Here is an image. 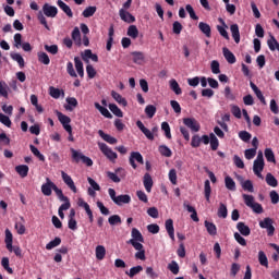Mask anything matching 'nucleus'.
Masks as SVG:
<instances>
[{
  "label": "nucleus",
  "instance_id": "f257e3e1",
  "mask_svg": "<svg viewBox=\"0 0 279 279\" xmlns=\"http://www.w3.org/2000/svg\"><path fill=\"white\" fill-rule=\"evenodd\" d=\"M109 196L117 206H123V204H130L132 202V197L128 194L117 196V191L114 189L108 190Z\"/></svg>",
  "mask_w": 279,
  "mask_h": 279
},
{
  "label": "nucleus",
  "instance_id": "f03ea898",
  "mask_svg": "<svg viewBox=\"0 0 279 279\" xmlns=\"http://www.w3.org/2000/svg\"><path fill=\"white\" fill-rule=\"evenodd\" d=\"M259 228L267 230L268 236H274V232H276V227H274V219L271 218H264V220H260Z\"/></svg>",
  "mask_w": 279,
  "mask_h": 279
},
{
  "label": "nucleus",
  "instance_id": "7ed1b4c3",
  "mask_svg": "<svg viewBox=\"0 0 279 279\" xmlns=\"http://www.w3.org/2000/svg\"><path fill=\"white\" fill-rule=\"evenodd\" d=\"M98 147L100 151L104 154V156H106V158L111 160V162H114V160H117L118 158L117 153L112 151L110 147H108V145L104 143H98Z\"/></svg>",
  "mask_w": 279,
  "mask_h": 279
},
{
  "label": "nucleus",
  "instance_id": "20e7f679",
  "mask_svg": "<svg viewBox=\"0 0 279 279\" xmlns=\"http://www.w3.org/2000/svg\"><path fill=\"white\" fill-rule=\"evenodd\" d=\"M72 151V157L75 160V162H80V160H82V162H84V165H86L87 167H93V159L89 157H86L84 155H82L81 153H78L75 149H71Z\"/></svg>",
  "mask_w": 279,
  "mask_h": 279
},
{
  "label": "nucleus",
  "instance_id": "39448f33",
  "mask_svg": "<svg viewBox=\"0 0 279 279\" xmlns=\"http://www.w3.org/2000/svg\"><path fill=\"white\" fill-rule=\"evenodd\" d=\"M131 234H132V240H130V243L132 245H141V243H145V240L143 239V234L141 233V231H138V229L133 228Z\"/></svg>",
  "mask_w": 279,
  "mask_h": 279
},
{
  "label": "nucleus",
  "instance_id": "423d86ee",
  "mask_svg": "<svg viewBox=\"0 0 279 279\" xmlns=\"http://www.w3.org/2000/svg\"><path fill=\"white\" fill-rule=\"evenodd\" d=\"M183 123H184V125H186V128L192 130V132H199V130H201L199 122H197V120H195V118H184Z\"/></svg>",
  "mask_w": 279,
  "mask_h": 279
},
{
  "label": "nucleus",
  "instance_id": "0eeeda50",
  "mask_svg": "<svg viewBox=\"0 0 279 279\" xmlns=\"http://www.w3.org/2000/svg\"><path fill=\"white\" fill-rule=\"evenodd\" d=\"M43 12H44L45 16H48L49 19H56V16H58V8H56L49 3L44 4Z\"/></svg>",
  "mask_w": 279,
  "mask_h": 279
},
{
  "label": "nucleus",
  "instance_id": "6e6552de",
  "mask_svg": "<svg viewBox=\"0 0 279 279\" xmlns=\"http://www.w3.org/2000/svg\"><path fill=\"white\" fill-rule=\"evenodd\" d=\"M54 186H56V183H53L51 180H49V178H47L46 183L41 185L43 195H45L46 197H50Z\"/></svg>",
  "mask_w": 279,
  "mask_h": 279
},
{
  "label": "nucleus",
  "instance_id": "1a4fd4ad",
  "mask_svg": "<svg viewBox=\"0 0 279 279\" xmlns=\"http://www.w3.org/2000/svg\"><path fill=\"white\" fill-rule=\"evenodd\" d=\"M129 162H130L131 167H133V169H136V167H137L136 162H138L140 165H144L143 155H141V153H138V151L131 153Z\"/></svg>",
  "mask_w": 279,
  "mask_h": 279
},
{
  "label": "nucleus",
  "instance_id": "9d476101",
  "mask_svg": "<svg viewBox=\"0 0 279 279\" xmlns=\"http://www.w3.org/2000/svg\"><path fill=\"white\" fill-rule=\"evenodd\" d=\"M61 178L64 184H66V186H69L71 191H73L74 193H77V187L75 186V182H73V179L71 178V175H69L64 171H61Z\"/></svg>",
  "mask_w": 279,
  "mask_h": 279
},
{
  "label": "nucleus",
  "instance_id": "9b49d317",
  "mask_svg": "<svg viewBox=\"0 0 279 279\" xmlns=\"http://www.w3.org/2000/svg\"><path fill=\"white\" fill-rule=\"evenodd\" d=\"M69 254V248L66 246H61L56 250L53 260L54 263H62V256Z\"/></svg>",
  "mask_w": 279,
  "mask_h": 279
},
{
  "label": "nucleus",
  "instance_id": "f8f14e48",
  "mask_svg": "<svg viewBox=\"0 0 279 279\" xmlns=\"http://www.w3.org/2000/svg\"><path fill=\"white\" fill-rule=\"evenodd\" d=\"M120 19L124 21V23H134L136 21V17L132 15V13L125 11V9H121L119 11Z\"/></svg>",
  "mask_w": 279,
  "mask_h": 279
},
{
  "label": "nucleus",
  "instance_id": "ddd939ff",
  "mask_svg": "<svg viewBox=\"0 0 279 279\" xmlns=\"http://www.w3.org/2000/svg\"><path fill=\"white\" fill-rule=\"evenodd\" d=\"M263 169H265V161H254L253 171L260 180H263Z\"/></svg>",
  "mask_w": 279,
  "mask_h": 279
},
{
  "label": "nucleus",
  "instance_id": "4468645a",
  "mask_svg": "<svg viewBox=\"0 0 279 279\" xmlns=\"http://www.w3.org/2000/svg\"><path fill=\"white\" fill-rule=\"evenodd\" d=\"M250 86H251L252 90L255 93L257 99H259V101L264 106H267V100H265V96L263 95V92L259 90L258 86H256V84H254V82H251Z\"/></svg>",
  "mask_w": 279,
  "mask_h": 279
},
{
  "label": "nucleus",
  "instance_id": "2eb2a0df",
  "mask_svg": "<svg viewBox=\"0 0 279 279\" xmlns=\"http://www.w3.org/2000/svg\"><path fill=\"white\" fill-rule=\"evenodd\" d=\"M230 29H231V34H232V38L234 39V43L239 45V43H241V33L239 32V25L233 24L230 26Z\"/></svg>",
  "mask_w": 279,
  "mask_h": 279
},
{
  "label": "nucleus",
  "instance_id": "dca6fc26",
  "mask_svg": "<svg viewBox=\"0 0 279 279\" xmlns=\"http://www.w3.org/2000/svg\"><path fill=\"white\" fill-rule=\"evenodd\" d=\"M222 53L229 64H234V62H236V57H234V53H232L230 49H222Z\"/></svg>",
  "mask_w": 279,
  "mask_h": 279
},
{
  "label": "nucleus",
  "instance_id": "f3484780",
  "mask_svg": "<svg viewBox=\"0 0 279 279\" xmlns=\"http://www.w3.org/2000/svg\"><path fill=\"white\" fill-rule=\"evenodd\" d=\"M166 230L170 236V239H172V241L175 239V229L173 228V219H168L166 220Z\"/></svg>",
  "mask_w": 279,
  "mask_h": 279
},
{
  "label": "nucleus",
  "instance_id": "a211bd4d",
  "mask_svg": "<svg viewBox=\"0 0 279 279\" xmlns=\"http://www.w3.org/2000/svg\"><path fill=\"white\" fill-rule=\"evenodd\" d=\"M57 4L59 5V8L62 9L64 14H66V16H69V19H73V11H71V7H69L62 0H58Z\"/></svg>",
  "mask_w": 279,
  "mask_h": 279
},
{
  "label": "nucleus",
  "instance_id": "6ab92c4d",
  "mask_svg": "<svg viewBox=\"0 0 279 279\" xmlns=\"http://www.w3.org/2000/svg\"><path fill=\"white\" fill-rule=\"evenodd\" d=\"M10 93V86L4 81H0V97L8 99Z\"/></svg>",
  "mask_w": 279,
  "mask_h": 279
},
{
  "label": "nucleus",
  "instance_id": "aec40b11",
  "mask_svg": "<svg viewBox=\"0 0 279 279\" xmlns=\"http://www.w3.org/2000/svg\"><path fill=\"white\" fill-rule=\"evenodd\" d=\"M72 40H74L75 45H77L78 47L82 46V34L80 33L78 27H74L72 32Z\"/></svg>",
  "mask_w": 279,
  "mask_h": 279
},
{
  "label": "nucleus",
  "instance_id": "412c9836",
  "mask_svg": "<svg viewBox=\"0 0 279 279\" xmlns=\"http://www.w3.org/2000/svg\"><path fill=\"white\" fill-rule=\"evenodd\" d=\"M198 28L203 34H205L206 38H210L211 36L210 25L204 22H199Z\"/></svg>",
  "mask_w": 279,
  "mask_h": 279
},
{
  "label": "nucleus",
  "instance_id": "4be33fe9",
  "mask_svg": "<svg viewBox=\"0 0 279 279\" xmlns=\"http://www.w3.org/2000/svg\"><path fill=\"white\" fill-rule=\"evenodd\" d=\"M144 186L147 193H151V186H154V180L151 179V175L149 173H146L144 175Z\"/></svg>",
  "mask_w": 279,
  "mask_h": 279
},
{
  "label": "nucleus",
  "instance_id": "5701e85b",
  "mask_svg": "<svg viewBox=\"0 0 279 279\" xmlns=\"http://www.w3.org/2000/svg\"><path fill=\"white\" fill-rule=\"evenodd\" d=\"M131 56H133V62L135 64H143L145 62V53L143 52L134 51Z\"/></svg>",
  "mask_w": 279,
  "mask_h": 279
},
{
  "label": "nucleus",
  "instance_id": "b1692460",
  "mask_svg": "<svg viewBox=\"0 0 279 279\" xmlns=\"http://www.w3.org/2000/svg\"><path fill=\"white\" fill-rule=\"evenodd\" d=\"M49 95L50 97H52L53 99H60V96L62 95V97H64V90H61L59 88H56L53 86L49 87Z\"/></svg>",
  "mask_w": 279,
  "mask_h": 279
},
{
  "label": "nucleus",
  "instance_id": "393cba45",
  "mask_svg": "<svg viewBox=\"0 0 279 279\" xmlns=\"http://www.w3.org/2000/svg\"><path fill=\"white\" fill-rule=\"evenodd\" d=\"M74 63L80 77H84V63L82 62L80 57L74 58Z\"/></svg>",
  "mask_w": 279,
  "mask_h": 279
},
{
  "label": "nucleus",
  "instance_id": "a878e982",
  "mask_svg": "<svg viewBox=\"0 0 279 279\" xmlns=\"http://www.w3.org/2000/svg\"><path fill=\"white\" fill-rule=\"evenodd\" d=\"M98 134L101 138L106 141V143H109L110 145H117V138L112 137L109 134H106L104 131L99 130Z\"/></svg>",
  "mask_w": 279,
  "mask_h": 279
},
{
  "label": "nucleus",
  "instance_id": "bb28decb",
  "mask_svg": "<svg viewBox=\"0 0 279 279\" xmlns=\"http://www.w3.org/2000/svg\"><path fill=\"white\" fill-rule=\"evenodd\" d=\"M111 97H113V99L120 104V106H123L125 108V106H128V100H125V98H123V96H121V94L112 90L111 92Z\"/></svg>",
  "mask_w": 279,
  "mask_h": 279
},
{
  "label": "nucleus",
  "instance_id": "cd10ccee",
  "mask_svg": "<svg viewBox=\"0 0 279 279\" xmlns=\"http://www.w3.org/2000/svg\"><path fill=\"white\" fill-rule=\"evenodd\" d=\"M96 110H99V112L102 114V117H106L107 119H112V113L106 108L99 105V102H95Z\"/></svg>",
  "mask_w": 279,
  "mask_h": 279
},
{
  "label": "nucleus",
  "instance_id": "c85d7f7f",
  "mask_svg": "<svg viewBox=\"0 0 279 279\" xmlns=\"http://www.w3.org/2000/svg\"><path fill=\"white\" fill-rule=\"evenodd\" d=\"M11 58H12V60H14L15 62H17L20 69L25 68V59H23V56H21V53L12 52V53H11Z\"/></svg>",
  "mask_w": 279,
  "mask_h": 279
},
{
  "label": "nucleus",
  "instance_id": "c756f323",
  "mask_svg": "<svg viewBox=\"0 0 279 279\" xmlns=\"http://www.w3.org/2000/svg\"><path fill=\"white\" fill-rule=\"evenodd\" d=\"M15 171L19 173V175H21V178H27V173H29V167L21 165L15 167Z\"/></svg>",
  "mask_w": 279,
  "mask_h": 279
},
{
  "label": "nucleus",
  "instance_id": "7c9ffc66",
  "mask_svg": "<svg viewBox=\"0 0 279 279\" xmlns=\"http://www.w3.org/2000/svg\"><path fill=\"white\" fill-rule=\"evenodd\" d=\"M184 208H186L187 213H192L191 214V219L193 221H199V218L197 217V210H195V207L184 203L183 204Z\"/></svg>",
  "mask_w": 279,
  "mask_h": 279
},
{
  "label": "nucleus",
  "instance_id": "2f4dec72",
  "mask_svg": "<svg viewBox=\"0 0 279 279\" xmlns=\"http://www.w3.org/2000/svg\"><path fill=\"white\" fill-rule=\"evenodd\" d=\"M143 271V266H135L132 267L130 270H126L125 274L129 278H134V276H138Z\"/></svg>",
  "mask_w": 279,
  "mask_h": 279
},
{
  "label": "nucleus",
  "instance_id": "473e14b6",
  "mask_svg": "<svg viewBox=\"0 0 279 279\" xmlns=\"http://www.w3.org/2000/svg\"><path fill=\"white\" fill-rule=\"evenodd\" d=\"M31 104H32L33 106H35L37 112H39V113L45 112V109L43 108V106L38 105V96H36V95H34V94L31 95Z\"/></svg>",
  "mask_w": 279,
  "mask_h": 279
},
{
  "label": "nucleus",
  "instance_id": "72a5a7b5",
  "mask_svg": "<svg viewBox=\"0 0 279 279\" xmlns=\"http://www.w3.org/2000/svg\"><path fill=\"white\" fill-rule=\"evenodd\" d=\"M225 184H226V187L228 189V191H236V183L234 182V180L232 178L226 177Z\"/></svg>",
  "mask_w": 279,
  "mask_h": 279
},
{
  "label": "nucleus",
  "instance_id": "f704fd0d",
  "mask_svg": "<svg viewBox=\"0 0 279 279\" xmlns=\"http://www.w3.org/2000/svg\"><path fill=\"white\" fill-rule=\"evenodd\" d=\"M66 102L69 105L64 106L65 110H69L70 112H73V108H77V99H75L73 97H70V98H66Z\"/></svg>",
  "mask_w": 279,
  "mask_h": 279
},
{
  "label": "nucleus",
  "instance_id": "c9c22d12",
  "mask_svg": "<svg viewBox=\"0 0 279 279\" xmlns=\"http://www.w3.org/2000/svg\"><path fill=\"white\" fill-rule=\"evenodd\" d=\"M239 232H241L243 234V236H250V227H247L245 223L243 222H239L236 226Z\"/></svg>",
  "mask_w": 279,
  "mask_h": 279
},
{
  "label": "nucleus",
  "instance_id": "e433bc0d",
  "mask_svg": "<svg viewBox=\"0 0 279 279\" xmlns=\"http://www.w3.org/2000/svg\"><path fill=\"white\" fill-rule=\"evenodd\" d=\"M168 269L174 276H178V274H180V265H178V262L175 260H172L170 264H168Z\"/></svg>",
  "mask_w": 279,
  "mask_h": 279
},
{
  "label": "nucleus",
  "instance_id": "4c0bfd02",
  "mask_svg": "<svg viewBox=\"0 0 279 279\" xmlns=\"http://www.w3.org/2000/svg\"><path fill=\"white\" fill-rule=\"evenodd\" d=\"M128 36H130V38H133L134 40L138 38V28L136 27V25L129 26Z\"/></svg>",
  "mask_w": 279,
  "mask_h": 279
},
{
  "label": "nucleus",
  "instance_id": "58836bf2",
  "mask_svg": "<svg viewBox=\"0 0 279 279\" xmlns=\"http://www.w3.org/2000/svg\"><path fill=\"white\" fill-rule=\"evenodd\" d=\"M218 217H220V219H226V217H228V207L223 203H220L219 205Z\"/></svg>",
  "mask_w": 279,
  "mask_h": 279
},
{
  "label": "nucleus",
  "instance_id": "ea45409f",
  "mask_svg": "<svg viewBox=\"0 0 279 279\" xmlns=\"http://www.w3.org/2000/svg\"><path fill=\"white\" fill-rule=\"evenodd\" d=\"M266 183L268 184V186H272V187L278 186V180L271 173L266 174Z\"/></svg>",
  "mask_w": 279,
  "mask_h": 279
},
{
  "label": "nucleus",
  "instance_id": "a19ab883",
  "mask_svg": "<svg viewBox=\"0 0 279 279\" xmlns=\"http://www.w3.org/2000/svg\"><path fill=\"white\" fill-rule=\"evenodd\" d=\"M243 199H244V204L248 207L252 208L254 206V204L256 203V201L254 199V196L248 195V194H243L242 195Z\"/></svg>",
  "mask_w": 279,
  "mask_h": 279
},
{
  "label": "nucleus",
  "instance_id": "79ce46f5",
  "mask_svg": "<svg viewBox=\"0 0 279 279\" xmlns=\"http://www.w3.org/2000/svg\"><path fill=\"white\" fill-rule=\"evenodd\" d=\"M170 88L175 93V95H182V88H180V84H178V81L171 80L170 81Z\"/></svg>",
  "mask_w": 279,
  "mask_h": 279
},
{
  "label": "nucleus",
  "instance_id": "37998d69",
  "mask_svg": "<svg viewBox=\"0 0 279 279\" xmlns=\"http://www.w3.org/2000/svg\"><path fill=\"white\" fill-rule=\"evenodd\" d=\"M258 260L259 265H262L263 267H269V260L267 259V255H265V252L260 251L258 253Z\"/></svg>",
  "mask_w": 279,
  "mask_h": 279
},
{
  "label": "nucleus",
  "instance_id": "c03bdc74",
  "mask_svg": "<svg viewBox=\"0 0 279 279\" xmlns=\"http://www.w3.org/2000/svg\"><path fill=\"white\" fill-rule=\"evenodd\" d=\"M9 252H13L15 256H23V250L19 245H7Z\"/></svg>",
  "mask_w": 279,
  "mask_h": 279
},
{
  "label": "nucleus",
  "instance_id": "a18cd8bd",
  "mask_svg": "<svg viewBox=\"0 0 279 279\" xmlns=\"http://www.w3.org/2000/svg\"><path fill=\"white\" fill-rule=\"evenodd\" d=\"M96 258L98 260H104V258H106V247L104 246L96 247Z\"/></svg>",
  "mask_w": 279,
  "mask_h": 279
},
{
  "label": "nucleus",
  "instance_id": "49530a36",
  "mask_svg": "<svg viewBox=\"0 0 279 279\" xmlns=\"http://www.w3.org/2000/svg\"><path fill=\"white\" fill-rule=\"evenodd\" d=\"M57 117L62 125H66V124L71 123V118H69V116H64L60 111H57Z\"/></svg>",
  "mask_w": 279,
  "mask_h": 279
},
{
  "label": "nucleus",
  "instance_id": "de8ad7c7",
  "mask_svg": "<svg viewBox=\"0 0 279 279\" xmlns=\"http://www.w3.org/2000/svg\"><path fill=\"white\" fill-rule=\"evenodd\" d=\"M264 154L268 162H276V155H274V150H271V148H266Z\"/></svg>",
  "mask_w": 279,
  "mask_h": 279
},
{
  "label": "nucleus",
  "instance_id": "09e8293b",
  "mask_svg": "<svg viewBox=\"0 0 279 279\" xmlns=\"http://www.w3.org/2000/svg\"><path fill=\"white\" fill-rule=\"evenodd\" d=\"M97 12V7H88L83 11V16L85 19H90Z\"/></svg>",
  "mask_w": 279,
  "mask_h": 279
},
{
  "label": "nucleus",
  "instance_id": "8fccbe9b",
  "mask_svg": "<svg viewBox=\"0 0 279 279\" xmlns=\"http://www.w3.org/2000/svg\"><path fill=\"white\" fill-rule=\"evenodd\" d=\"M29 149H31L32 154H34V156H36V158H38L41 162H45V155L40 154V150H38V148H36V146L31 145Z\"/></svg>",
  "mask_w": 279,
  "mask_h": 279
},
{
  "label": "nucleus",
  "instance_id": "3c124183",
  "mask_svg": "<svg viewBox=\"0 0 279 279\" xmlns=\"http://www.w3.org/2000/svg\"><path fill=\"white\" fill-rule=\"evenodd\" d=\"M210 147L213 151H217V149L219 148V140L214 133L210 134Z\"/></svg>",
  "mask_w": 279,
  "mask_h": 279
},
{
  "label": "nucleus",
  "instance_id": "603ef678",
  "mask_svg": "<svg viewBox=\"0 0 279 279\" xmlns=\"http://www.w3.org/2000/svg\"><path fill=\"white\" fill-rule=\"evenodd\" d=\"M135 250L137 251L135 257L138 260H145V250H143V245H135Z\"/></svg>",
  "mask_w": 279,
  "mask_h": 279
},
{
  "label": "nucleus",
  "instance_id": "864d4df0",
  "mask_svg": "<svg viewBox=\"0 0 279 279\" xmlns=\"http://www.w3.org/2000/svg\"><path fill=\"white\" fill-rule=\"evenodd\" d=\"M204 191H205V199H206L207 202H210V193H213V190H211V187H210V181H209V180H206V181H205Z\"/></svg>",
  "mask_w": 279,
  "mask_h": 279
},
{
  "label": "nucleus",
  "instance_id": "5fc2aeb1",
  "mask_svg": "<svg viewBox=\"0 0 279 279\" xmlns=\"http://www.w3.org/2000/svg\"><path fill=\"white\" fill-rule=\"evenodd\" d=\"M1 265L3 269L8 271V274H14V270H12V268L10 267V258L3 257L1 260Z\"/></svg>",
  "mask_w": 279,
  "mask_h": 279
},
{
  "label": "nucleus",
  "instance_id": "6e6d98bb",
  "mask_svg": "<svg viewBox=\"0 0 279 279\" xmlns=\"http://www.w3.org/2000/svg\"><path fill=\"white\" fill-rule=\"evenodd\" d=\"M109 110H111L112 113H113L116 117L123 118V111H121L120 108H119L116 104H110V105H109Z\"/></svg>",
  "mask_w": 279,
  "mask_h": 279
},
{
  "label": "nucleus",
  "instance_id": "4d7b16f0",
  "mask_svg": "<svg viewBox=\"0 0 279 279\" xmlns=\"http://www.w3.org/2000/svg\"><path fill=\"white\" fill-rule=\"evenodd\" d=\"M38 61L41 62V64L46 65L49 64V62H51L47 52H38Z\"/></svg>",
  "mask_w": 279,
  "mask_h": 279
},
{
  "label": "nucleus",
  "instance_id": "13d9d810",
  "mask_svg": "<svg viewBox=\"0 0 279 279\" xmlns=\"http://www.w3.org/2000/svg\"><path fill=\"white\" fill-rule=\"evenodd\" d=\"M205 227L207 229V232L209 234H217V227L215 226V223L209 222L208 220L205 221Z\"/></svg>",
  "mask_w": 279,
  "mask_h": 279
},
{
  "label": "nucleus",
  "instance_id": "bf43d9fd",
  "mask_svg": "<svg viewBox=\"0 0 279 279\" xmlns=\"http://www.w3.org/2000/svg\"><path fill=\"white\" fill-rule=\"evenodd\" d=\"M145 113L147 114L148 119H154V114H156V107L154 105L146 106Z\"/></svg>",
  "mask_w": 279,
  "mask_h": 279
},
{
  "label": "nucleus",
  "instance_id": "052dcab7",
  "mask_svg": "<svg viewBox=\"0 0 279 279\" xmlns=\"http://www.w3.org/2000/svg\"><path fill=\"white\" fill-rule=\"evenodd\" d=\"M159 154H161V156H165L166 158H171V149H169V147L161 145L159 146Z\"/></svg>",
  "mask_w": 279,
  "mask_h": 279
},
{
  "label": "nucleus",
  "instance_id": "680f3d73",
  "mask_svg": "<svg viewBox=\"0 0 279 279\" xmlns=\"http://www.w3.org/2000/svg\"><path fill=\"white\" fill-rule=\"evenodd\" d=\"M242 189L248 193H254V184L250 180L242 182Z\"/></svg>",
  "mask_w": 279,
  "mask_h": 279
},
{
  "label": "nucleus",
  "instance_id": "e2e57ef3",
  "mask_svg": "<svg viewBox=\"0 0 279 279\" xmlns=\"http://www.w3.org/2000/svg\"><path fill=\"white\" fill-rule=\"evenodd\" d=\"M0 123H2L3 125H5L7 128H11L12 126V121L10 120V117L0 113Z\"/></svg>",
  "mask_w": 279,
  "mask_h": 279
},
{
  "label": "nucleus",
  "instance_id": "0e129e2a",
  "mask_svg": "<svg viewBox=\"0 0 279 279\" xmlns=\"http://www.w3.org/2000/svg\"><path fill=\"white\" fill-rule=\"evenodd\" d=\"M239 137L241 138V141H243L244 143H250V140L252 138V134H250V132L247 131H241L239 133Z\"/></svg>",
  "mask_w": 279,
  "mask_h": 279
},
{
  "label": "nucleus",
  "instance_id": "69168bd1",
  "mask_svg": "<svg viewBox=\"0 0 279 279\" xmlns=\"http://www.w3.org/2000/svg\"><path fill=\"white\" fill-rule=\"evenodd\" d=\"M161 130L165 131L166 137L171 138V128L168 122L161 123Z\"/></svg>",
  "mask_w": 279,
  "mask_h": 279
},
{
  "label": "nucleus",
  "instance_id": "338daca9",
  "mask_svg": "<svg viewBox=\"0 0 279 279\" xmlns=\"http://www.w3.org/2000/svg\"><path fill=\"white\" fill-rule=\"evenodd\" d=\"M211 72L215 75H219V73H221V70L219 69V61L217 60L211 61Z\"/></svg>",
  "mask_w": 279,
  "mask_h": 279
},
{
  "label": "nucleus",
  "instance_id": "774afa93",
  "mask_svg": "<svg viewBox=\"0 0 279 279\" xmlns=\"http://www.w3.org/2000/svg\"><path fill=\"white\" fill-rule=\"evenodd\" d=\"M109 223H110V226H117V223H121V216L113 215V216L109 217Z\"/></svg>",
  "mask_w": 279,
  "mask_h": 279
}]
</instances>
